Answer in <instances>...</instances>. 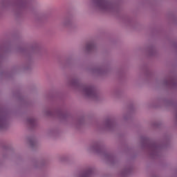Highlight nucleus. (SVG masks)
I'll return each mask as SVG.
<instances>
[{"instance_id": "nucleus-15", "label": "nucleus", "mask_w": 177, "mask_h": 177, "mask_svg": "<svg viewBox=\"0 0 177 177\" xmlns=\"http://www.w3.org/2000/svg\"><path fill=\"white\" fill-rule=\"evenodd\" d=\"M35 143H37V140H35V139H29L28 140V144L30 145V146H34V145H35Z\"/></svg>"}, {"instance_id": "nucleus-1", "label": "nucleus", "mask_w": 177, "mask_h": 177, "mask_svg": "<svg viewBox=\"0 0 177 177\" xmlns=\"http://www.w3.org/2000/svg\"><path fill=\"white\" fill-rule=\"evenodd\" d=\"M67 84L68 86H71L72 88H74V89H80L82 95L87 99H91L95 102L102 100V95L96 92V87L94 86L89 85L81 87L80 79L77 77L69 80L67 82Z\"/></svg>"}, {"instance_id": "nucleus-5", "label": "nucleus", "mask_w": 177, "mask_h": 177, "mask_svg": "<svg viewBox=\"0 0 177 177\" xmlns=\"http://www.w3.org/2000/svg\"><path fill=\"white\" fill-rule=\"evenodd\" d=\"M89 73L95 75H100L104 73V69L103 66H95L89 69Z\"/></svg>"}, {"instance_id": "nucleus-2", "label": "nucleus", "mask_w": 177, "mask_h": 177, "mask_svg": "<svg viewBox=\"0 0 177 177\" xmlns=\"http://www.w3.org/2000/svg\"><path fill=\"white\" fill-rule=\"evenodd\" d=\"M91 6L100 12H114L115 4L109 0H91Z\"/></svg>"}, {"instance_id": "nucleus-13", "label": "nucleus", "mask_w": 177, "mask_h": 177, "mask_svg": "<svg viewBox=\"0 0 177 177\" xmlns=\"http://www.w3.org/2000/svg\"><path fill=\"white\" fill-rule=\"evenodd\" d=\"M151 154L156 155L158 153V151H160V147L157 146L152 147L151 149Z\"/></svg>"}, {"instance_id": "nucleus-8", "label": "nucleus", "mask_w": 177, "mask_h": 177, "mask_svg": "<svg viewBox=\"0 0 177 177\" xmlns=\"http://www.w3.org/2000/svg\"><path fill=\"white\" fill-rule=\"evenodd\" d=\"M105 128H108L109 129L113 128L114 127V121L111 119H108L105 120L104 124Z\"/></svg>"}, {"instance_id": "nucleus-4", "label": "nucleus", "mask_w": 177, "mask_h": 177, "mask_svg": "<svg viewBox=\"0 0 177 177\" xmlns=\"http://www.w3.org/2000/svg\"><path fill=\"white\" fill-rule=\"evenodd\" d=\"M8 117L3 114H0V130L8 128Z\"/></svg>"}, {"instance_id": "nucleus-11", "label": "nucleus", "mask_w": 177, "mask_h": 177, "mask_svg": "<svg viewBox=\"0 0 177 177\" xmlns=\"http://www.w3.org/2000/svg\"><path fill=\"white\" fill-rule=\"evenodd\" d=\"M36 122L37 120L34 118H28L26 119V123L28 124V125H30V127H34Z\"/></svg>"}, {"instance_id": "nucleus-14", "label": "nucleus", "mask_w": 177, "mask_h": 177, "mask_svg": "<svg viewBox=\"0 0 177 177\" xmlns=\"http://www.w3.org/2000/svg\"><path fill=\"white\" fill-rule=\"evenodd\" d=\"M122 120L123 121H128L129 120H131V113L129 112L124 113L122 115Z\"/></svg>"}, {"instance_id": "nucleus-18", "label": "nucleus", "mask_w": 177, "mask_h": 177, "mask_svg": "<svg viewBox=\"0 0 177 177\" xmlns=\"http://www.w3.org/2000/svg\"><path fill=\"white\" fill-rule=\"evenodd\" d=\"M105 158H106V160H111L113 156H111V155H105Z\"/></svg>"}, {"instance_id": "nucleus-7", "label": "nucleus", "mask_w": 177, "mask_h": 177, "mask_svg": "<svg viewBox=\"0 0 177 177\" xmlns=\"http://www.w3.org/2000/svg\"><path fill=\"white\" fill-rule=\"evenodd\" d=\"M88 150L91 153H97V150H99V144L97 143L92 144L88 147Z\"/></svg>"}, {"instance_id": "nucleus-9", "label": "nucleus", "mask_w": 177, "mask_h": 177, "mask_svg": "<svg viewBox=\"0 0 177 177\" xmlns=\"http://www.w3.org/2000/svg\"><path fill=\"white\" fill-rule=\"evenodd\" d=\"M147 52L149 56H154V55L157 53V48H156L154 46H149L148 48Z\"/></svg>"}, {"instance_id": "nucleus-12", "label": "nucleus", "mask_w": 177, "mask_h": 177, "mask_svg": "<svg viewBox=\"0 0 177 177\" xmlns=\"http://www.w3.org/2000/svg\"><path fill=\"white\" fill-rule=\"evenodd\" d=\"M34 167H43L45 165V160H37L33 162Z\"/></svg>"}, {"instance_id": "nucleus-17", "label": "nucleus", "mask_w": 177, "mask_h": 177, "mask_svg": "<svg viewBox=\"0 0 177 177\" xmlns=\"http://www.w3.org/2000/svg\"><path fill=\"white\" fill-rule=\"evenodd\" d=\"M129 169H126L123 171H122V176H125V174H128V172H129Z\"/></svg>"}, {"instance_id": "nucleus-20", "label": "nucleus", "mask_w": 177, "mask_h": 177, "mask_svg": "<svg viewBox=\"0 0 177 177\" xmlns=\"http://www.w3.org/2000/svg\"><path fill=\"white\" fill-rule=\"evenodd\" d=\"M81 124H84V121H78L77 122V125H81Z\"/></svg>"}, {"instance_id": "nucleus-19", "label": "nucleus", "mask_w": 177, "mask_h": 177, "mask_svg": "<svg viewBox=\"0 0 177 177\" xmlns=\"http://www.w3.org/2000/svg\"><path fill=\"white\" fill-rule=\"evenodd\" d=\"M32 49H37L38 48V45L35 44L34 46H32Z\"/></svg>"}, {"instance_id": "nucleus-16", "label": "nucleus", "mask_w": 177, "mask_h": 177, "mask_svg": "<svg viewBox=\"0 0 177 177\" xmlns=\"http://www.w3.org/2000/svg\"><path fill=\"white\" fill-rule=\"evenodd\" d=\"M45 115H52V110L46 109L44 111Z\"/></svg>"}, {"instance_id": "nucleus-10", "label": "nucleus", "mask_w": 177, "mask_h": 177, "mask_svg": "<svg viewBox=\"0 0 177 177\" xmlns=\"http://www.w3.org/2000/svg\"><path fill=\"white\" fill-rule=\"evenodd\" d=\"M71 23H73V20H71V19L66 18L62 21V24L64 26V27H68Z\"/></svg>"}, {"instance_id": "nucleus-6", "label": "nucleus", "mask_w": 177, "mask_h": 177, "mask_svg": "<svg viewBox=\"0 0 177 177\" xmlns=\"http://www.w3.org/2000/svg\"><path fill=\"white\" fill-rule=\"evenodd\" d=\"M93 172H95V168L88 167L80 174L78 177H91V175H92Z\"/></svg>"}, {"instance_id": "nucleus-3", "label": "nucleus", "mask_w": 177, "mask_h": 177, "mask_svg": "<svg viewBox=\"0 0 177 177\" xmlns=\"http://www.w3.org/2000/svg\"><path fill=\"white\" fill-rule=\"evenodd\" d=\"M97 46V43H96V41L91 40L89 41H87L84 47V51L86 53H90V52H92V50H95Z\"/></svg>"}]
</instances>
